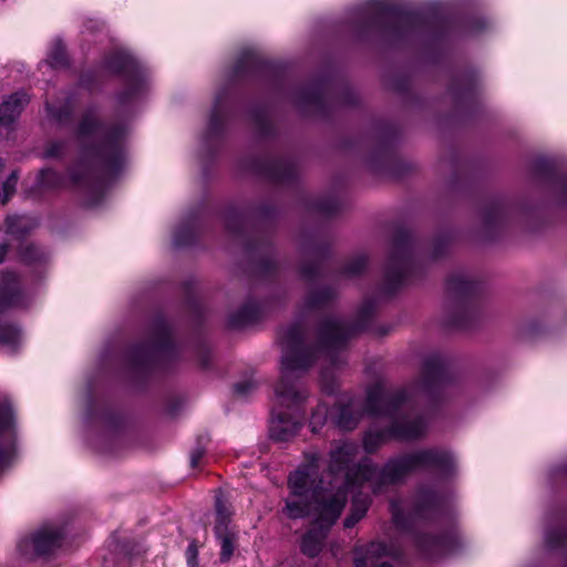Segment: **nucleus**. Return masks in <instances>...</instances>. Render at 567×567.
Listing matches in <instances>:
<instances>
[{
    "mask_svg": "<svg viewBox=\"0 0 567 567\" xmlns=\"http://www.w3.org/2000/svg\"><path fill=\"white\" fill-rule=\"evenodd\" d=\"M375 301L368 298L359 308L353 321L336 316H327L317 327L318 342L308 344L301 323L297 322L281 333L282 357L281 379L275 392L280 409L272 411L270 437L277 442H288L301 427L300 410L308 396L300 379L315 363L321 352H327L331 368H339L343 361L338 351L346 348L348 340L365 331L375 313Z\"/></svg>",
    "mask_w": 567,
    "mask_h": 567,
    "instance_id": "nucleus-1",
    "label": "nucleus"
},
{
    "mask_svg": "<svg viewBox=\"0 0 567 567\" xmlns=\"http://www.w3.org/2000/svg\"><path fill=\"white\" fill-rule=\"evenodd\" d=\"M127 127L105 124L96 106H89L78 124L76 136L81 156L64 176L51 168L39 173L38 185L43 189L70 187L86 207L99 205L105 192L124 168L127 158Z\"/></svg>",
    "mask_w": 567,
    "mask_h": 567,
    "instance_id": "nucleus-2",
    "label": "nucleus"
},
{
    "mask_svg": "<svg viewBox=\"0 0 567 567\" xmlns=\"http://www.w3.org/2000/svg\"><path fill=\"white\" fill-rule=\"evenodd\" d=\"M359 446L354 442L342 441L330 451L328 470L332 480L340 485L355 488L369 483L374 494L403 483L415 471H434L447 477L455 471V460L445 449L427 447L405 452L390 457L383 466L370 458L353 464Z\"/></svg>",
    "mask_w": 567,
    "mask_h": 567,
    "instance_id": "nucleus-3",
    "label": "nucleus"
},
{
    "mask_svg": "<svg viewBox=\"0 0 567 567\" xmlns=\"http://www.w3.org/2000/svg\"><path fill=\"white\" fill-rule=\"evenodd\" d=\"M305 458V463L288 477L290 495L282 513L290 519L310 516L311 523L331 529L346 507L351 488L340 485L337 478L326 483L320 477L318 452H308Z\"/></svg>",
    "mask_w": 567,
    "mask_h": 567,
    "instance_id": "nucleus-4",
    "label": "nucleus"
},
{
    "mask_svg": "<svg viewBox=\"0 0 567 567\" xmlns=\"http://www.w3.org/2000/svg\"><path fill=\"white\" fill-rule=\"evenodd\" d=\"M416 389L391 388L377 383L367 391V414L390 420L385 427H370L363 436V449L375 453L391 440L415 441L425 433V421L417 408Z\"/></svg>",
    "mask_w": 567,
    "mask_h": 567,
    "instance_id": "nucleus-5",
    "label": "nucleus"
},
{
    "mask_svg": "<svg viewBox=\"0 0 567 567\" xmlns=\"http://www.w3.org/2000/svg\"><path fill=\"white\" fill-rule=\"evenodd\" d=\"M348 22L358 37L377 34L391 41L427 37L437 41L443 38L446 23L426 18L419 12H404L383 0H372L349 12Z\"/></svg>",
    "mask_w": 567,
    "mask_h": 567,
    "instance_id": "nucleus-6",
    "label": "nucleus"
},
{
    "mask_svg": "<svg viewBox=\"0 0 567 567\" xmlns=\"http://www.w3.org/2000/svg\"><path fill=\"white\" fill-rule=\"evenodd\" d=\"M444 501L434 491L420 488L415 495L413 509L408 515L401 508L398 501L390 503V511L395 526L411 535L417 550L425 557L434 559L445 555L453 545L450 534L432 535L419 533L414 526L419 520H431L440 517Z\"/></svg>",
    "mask_w": 567,
    "mask_h": 567,
    "instance_id": "nucleus-7",
    "label": "nucleus"
},
{
    "mask_svg": "<svg viewBox=\"0 0 567 567\" xmlns=\"http://www.w3.org/2000/svg\"><path fill=\"white\" fill-rule=\"evenodd\" d=\"M227 233L239 240L250 258L254 275L261 281L275 280L279 268L268 234L251 227L246 213L228 209L224 216Z\"/></svg>",
    "mask_w": 567,
    "mask_h": 567,
    "instance_id": "nucleus-8",
    "label": "nucleus"
},
{
    "mask_svg": "<svg viewBox=\"0 0 567 567\" xmlns=\"http://www.w3.org/2000/svg\"><path fill=\"white\" fill-rule=\"evenodd\" d=\"M179 348L172 338V328L167 319L157 316L148 330L146 340L133 344L127 353L126 361L136 373H146L153 370L159 361L175 360Z\"/></svg>",
    "mask_w": 567,
    "mask_h": 567,
    "instance_id": "nucleus-9",
    "label": "nucleus"
},
{
    "mask_svg": "<svg viewBox=\"0 0 567 567\" xmlns=\"http://www.w3.org/2000/svg\"><path fill=\"white\" fill-rule=\"evenodd\" d=\"M415 252L416 243L411 231L404 227L398 228L384 267L381 293L392 296L411 281L416 268Z\"/></svg>",
    "mask_w": 567,
    "mask_h": 567,
    "instance_id": "nucleus-10",
    "label": "nucleus"
},
{
    "mask_svg": "<svg viewBox=\"0 0 567 567\" xmlns=\"http://www.w3.org/2000/svg\"><path fill=\"white\" fill-rule=\"evenodd\" d=\"M481 282L465 271H455L447 277L446 291L453 302V312L446 323L457 329L471 328L477 316L476 297Z\"/></svg>",
    "mask_w": 567,
    "mask_h": 567,
    "instance_id": "nucleus-11",
    "label": "nucleus"
},
{
    "mask_svg": "<svg viewBox=\"0 0 567 567\" xmlns=\"http://www.w3.org/2000/svg\"><path fill=\"white\" fill-rule=\"evenodd\" d=\"M64 536L65 529L61 524L48 523L30 537L23 538L18 548L29 559L51 555L62 545Z\"/></svg>",
    "mask_w": 567,
    "mask_h": 567,
    "instance_id": "nucleus-12",
    "label": "nucleus"
},
{
    "mask_svg": "<svg viewBox=\"0 0 567 567\" xmlns=\"http://www.w3.org/2000/svg\"><path fill=\"white\" fill-rule=\"evenodd\" d=\"M302 264L300 276L308 282H315L323 276V266L330 256V244L317 236L309 237L301 246Z\"/></svg>",
    "mask_w": 567,
    "mask_h": 567,
    "instance_id": "nucleus-13",
    "label": "nucleus"
},
{
    "mask_svg": "<svg viewBox=\"0 0 567 567\" xmlns=\"http://www.w3.org/2000/svg\"><path fill=\"white\" fill-rule=\"evenodd\" d=\"M354 567H404L399 549L385 542H371L354 549Z\"/></svg>",
    "mask_w": 567,
    "mask_h": 567,
    "instance_id": "nucleus-14",
    "label": "nucleus"
},
{
    "mask_svg": "<svg viewBox=\"0 0 567 567\" xmlns=\"http://www.w3.org/2000/svg\"><path fill=\"white\" fill-rule=\"evenodd\" d=\"M449 377L446 359L440 353H432L423 361L417 389L430 400H436Z\"/></svg>",
    "mask_w": 567,
    "mask_h": 567,
    "instance_id": "nucleus-15",
    "label": "nucleus"
},
{
    "mask_svg": "<svg viewBox=\"0 0 567 567\" xmlns=\"http://www.w3.org/2000/svg\"><path fill=\"white\" fill-rule=\"evenodd\" d=\"M17 451L16 415L8 398L0 400V473L12 463Z\"/></svg>",
    "mask_w": 567,
    "mask_h": 567,
    "instance_id": "nucleus-16",
    "label": "nucleus"
},
{
    "mask_svg": "<svg viewBox=\"0 0 567 567\" xmlns=\"http://www.w3.org/2000/svg\"><path fill=\"white\" fill-rule=\"evenodd\" d=\"M255 171L276 185H291L298 176L297 162L290 155L259 159L255 163Z\"/></svg>",
    "mask_w": 567,
    "mask_h": 567,
    "instance_id": "nucleus-17",
    "label": "nucleus"
},
{
    "mask_svg": "<svg viewBox=\"0 0 567 567\" xmlns=\"http://www.w3.org/2000/svg\"><path fill=\"white\" fill-rule=\"evenodd\" d=\"M513 207L503 198L487 200L481 213L482 231L487 239L496 238L508 225Z\"/></svg>",
    "mask_w": 567,
    "mask_h": 567,
    "instance_id": "nucleus-18",
    "label": "nucleus"
},
{
    "mask_svg": "<svg viewBox=\"0 0 567 567\" xmlns=\"http://www.w3.org/2000/svg\"><path fill=\"white\" fill-rule=\"evenodd\" d=\"M231 114V102L226 92H219L209 117L207 131L204 135V145L213 151L221 141L227 122Z\"/></svg>",
    "mask_w": 567,
    "mask_h": 567,
    "instance_id": "nucleus-19",
    "label": "nucleus"
},
{
    "mask_svg": "<svg viewBox=\"0 0 567 567\" xmlns=\"http://www.w3.org/2000/svg\"><path fill=\"white\" fill-rule=\"evenodd\" d=\"M29 302L17 274L4 271L0 275V311L13 307H23Z\"/></svg>",
    "mask_w": 567,
    "mask_h": 567,
    "instance_id": "nucleus-20",
    "label": "nucleus"
},
{
    "mask_svg": "<svg viewBox=\"0 0 567 567\" xmlns=\"http://www.w3.org/2000/svg\"><path fill=\"white\" fill-rule=\"evenodd\" d=\"M364 413H367L365 402L351 398L346 403H337L330 411V417L339 429L351 431L357 427Z\"/></svg>",
    "mask_w": 567,
    "mask_h": 567,
    "instance_id": "nucleus-21",
    "label": "nucleus"
},
{
    "mask_svg": "<svg viewBox=\"0 0 567 567\" xmlns=\"http://www.w3.org/2000/svg\"><path fill=\"white\" fill-rule=\"evenodd\" d=\"M533 171L536 177L551 185L561 202L567 203V175L559 174L551 159L538 158Z\"/></svg>",
    "mask_w": 567,
    "mask_h": 567,
    "instance_id": "nucleus-22",
    "label": "nucleus"
},
{
    "mask_svg": "<svg viewBox=\"0 0 567 567\" xmlns=\"http://www.w3.org/2000/svg\"><path fill=\"white\" fill-rule=\"evenodd\" d=\"M330 530L328 527L311 523L301 537L300 551L309 558L317 557L322 551Z\"/></svg>",
    "mask_w": 567,
    "mask_h": 567,
    "instance_id": "nucleus-23",
    "label": "nucleus"
},
{
    "mask_svg": "<svg viewBox=\"0 0 567 567\" xmlns=\"http://www.w3.org/2000/svg\"><path fill=\"white\" fill-rule=\"evenodd\" d=\"M30 102V95L25 91H17L0 103V125L9 126L21 115Z\"/></svg>",
    "mask_w": 567,
    "mask_h": 567,
    "instance_id": "nucleus-24",
    "label": "nucleus"
},
{
    "mask_svg": "<svg viewBox=\"0 0 567 567\" xmlns=\"http://www.w3.org/2000/svg\"><path fill=\"white\" fill-rule=\"evenodd\" d=\"M202 228V218L199 213H189L177 226L173 243L176 247H187L193 245Z\"/></svg>",
    "mask_w": 567,
    "mask_h": 567,
    "instance_id": "nucleus-25",
    "label": "nucleus"
},
{
    "mask_svg": "<svg viewBox=\"0 0 567 567\" xmlns=\"http://www.w3.org/2000/svg\"><path fill=\"white\" fill-rule=\"evenodd\" d=\"M141 61L128 50L115 49L104 58L102 71H141Z\"/></svg>",
    "mask_w": 567,
    "mask_h": 567,
    "instance_id": "nucleus-26",
    "label": "nucleus"
},
{
    "mask_svg": "<svg viewBox=\"0 0 567 567\" xmlns=\"http://www.w3.org/2000/svg\"><path fill=\"white\" fill-rule=\"evenodd\" d=\"M274 60L257 48H245L238 55V71H271Z\"/></svg>",
    "mask_w": 567,
    "mask_h": 567,
    "instance_id": "nucleus-27",
    "label": "nucleus"
},
{
    "mask_svg": "<svg viewBox=\"0 0 567 567\" xmlns=\"http://www.w3.org/2000/svg\"><path fill=\"white\" fill-rule=\"evenodd\" d=\"M264 313V306L248 299L240 309L231 313L228 318V324L233 329H240L246 326L258 322Z\"/></svg>",
    "mask_w": 567,
    "mask_h": 567,
    "instance_id": "nucleus-28",
    "label": "nucleus"
},
{
    "mask_svg": "<svg viewBox=\"0 0 567 567\" xmlns=\"http://www.w3.org/2000/svg\"><path fill=\"white\" fill-rule=\"evenodd\" d=\"M124 89L118 93L117 101L122 106H126L136 101L144 92L145 82L143 73H120Z\"/></svg>",
    "mask_w": 567,
    "mask_h": 567,
    "instance_id": "nucleus-29",
    "label": "nucleus"
},
{
    "mask_svg": "<svg viewBox=\"0 0 567 567\" xmlns=\"http://www.w3.org/2000/svg\"><path fill=\"white\" fill-rule=\"evenodd\" d=\"M336 298L337 292L332 287L311 289L303 298L301 310L306 315L308 312L327 309Z\"/></svg>",
    "mask_w": 567,
    "mask_h": 567,
    "instance_id": "nucleus-30",
    "label": "nucleus"
},
{
    "mask_svg": "<svg viewBox=\"0 0 567 567\" xmlns=\"http://www.w3.org/2000/svg\"><path fill=\"white\" fill-rule=\"evenodd\" d=\"M371 504V498L368 494L358 493L352 497L350 514L343 522L344 528H352L355 524L364 517Z\"/></svg>",
    "mask_w": 567,
    "mask_h": 567,
    "instance_id": "nucleus-31",
    "label": "nucleus"
},
{
    "mask_svg": "<svg viewBox=\"0 0 567 567\" xmlns=\"http://www.w3.org/2000/svg\"><path fill=\"white\" fill-rule=\"evenodd\" d=\"M43 63L44 66L53 71H61L70 68V60L65 45L61 41L54 42L51 45Z\"/></svg>",
    "mask_w": 567,
    "mask_h": 567,
    "instance_id": "nucleus-32",
    "label": "nucleus"
},
{
    "mask_svg": "<svg viewBox=\"0 0 567 567\" xmlns=\"http://www.w3.org/2000/svg\"><path fill=\"white\" fill-rule=\"evenodd\" d=\"M340 208V200L332 195L316 197L309 203V209L323 217H331L336 215Z\"/></svg>",
    "mask_w": 567,
    "mask_h": 567,
    "instance_id": "nucleus-33",
    "label": "nucleus"
},
{
    "mask_svg": "<svg viewBox=\"0 0 567 567\" xmlns=\"http://www.w3.org/2000/svg\"><path fill=\"white\" fill-rule=\"evenodd\" d=\"M214 533L220 545L219 560L221 563H227L230 560L235 549L237 548L238 536L233 529H225Z\"/></svg>",
    "mask_w": 567,
    "mask_h": 567,
    "instance_id": "nucleus-34",
    "label": "nucleus"
},
{
    "mask_svg": "<svg viewBox=\"0 0 567 567\" xmlns=\"http://www.w3.org/2000/svg\"><path fill=\"white\" fill-rule=\"evenodd\" d=\"M215 512L216 522L214 532L230 529L229 524L231 522L233 512L230 509V505L224 497V494L220 492L215 497Z\"/></svg>",
    "mask_w": 567,
    "mask_h": 567,
    "instance_id": "nucleus-35",
    "label": "nucleus"
},
{
    "mask_svg": "<svg viewBox=\"0 0 567 567\" xmlns=\"http://www.w3.org/2000/svg\"><path fill=\"white\" fill-rule=\"evenodd\" d=\"M252 125L260 136H269L274 131L270 114L266 106H256L250 111Z\"/></svg>",
    "mask_w": 567,
    "mask_h": 567,
    "instance_id": "nucleus-36",
    "label": "nucleus"
},
{
    "mask_svg": "<svg viewBox=\"0 0 567 567\" xmlns=\"http://www.w3.org/2000/svg\"><path fill=\"white\" fill-rule=\"evenodd\" d=\"M21 260L28 266L42 267L49 260V254L45 249L28 244L20 249Z\"/></svg>",
    "mask_w": 567,
    "mask_h": 567,
    "instance_id": "nucleus-37",
    "label": "nucleus"
},
{
    "mask_svg": "<svg viewBox=\"0 0 567 567\" xmlns=\"http://www.w3.org/2000/svg\"><path fill=\"white\" fill-rule=\"evenodd\" d=\"M329 101V92L324 86H315L302 93V102L316 110H323Z\"/></svg>",
    "mask_w": 567,
    "mask_h": 567,
    "instance_id": "nucleus-38",
    "label": "nucleus"
},
{
    "mask_svg": "<svg viewBox=\"0 0 567 567\" xmlns=\"http://www.w3.org/2000/svg\"><path fill=\"white\" fill-rule=\"evenodd\" d=\"M45 109L49 117L55 121L58 124L64 125L71 123L73 115V105L70 100L65 101L63 104L59 106L47 103Z\"/></svg>",
    "mask_w": 567,
    "mask_h": 567,
    "instance_id": "nucleus-39",
    "label": "nucleus"
},
{
    "mask_svg": "<svg viewBox=\"0 0 567 567\" xmlns=\"http://www.w3.org/2000/svg\"><path fill=\"white\" fill-rule=\"evenodd\" d=\"M20 340L21 331L17 326L8 322L0 323V343L16 351Z\"/></svg>",
    "mask_w": 567,
    "mask_h": 567,
    "instance_id": "nucleus-40",
    "label": "nucleus"
},
{
    "mask_svg": "<svg viewBox=\"0 0 567 567\" xmlns=\"http://www.w3.org/2000/svg\"><path fill=\"white\" fill-rule=\"evenodd\" d=\"M7 231L16 236H24L30 229V223L24 216H9L6 220Z\"/></svg>",
    "mask_w": 567,
    "mask_h": 567,
    "instance_id": "nucleus-41",
    "label": "nucleus"
},
{
    "mask_svg": "<svg viewBox=\"0 0 567 567\" xmlns=\"http://www.w3.org/2000/svg\"><path fill=\"white\" fill-rule=\"evenodd\" d=\"M545 540L550 548L564 546L567 540V527L548 528L545 534Z\"/></svg>",
    "mask_w": 567,
    "mask_h": 567,
    "instance_id": "nucleus-42",
    "label": "nucleus"
},
{
    "mask_svg": "<svg viewBox=\"0 0 567 567\" xmlns=\"http://www.w3.org/2000/svg\"><path fill=\"white\" fill-rule=\"evenodd\" d=\"M368 265V258L364 255H358L351 258L342 268L341 274L348 277L360 275Z\"/></svg>",
    "mask_w": 567,
    "mask_h": 567,
    "instance_id": "nucleus-43",
    "label": "nucleus"
},
{
    "mask_svg": "<svg viewBox=\"0 0 567 567\" xmlns=\"http://www.w3.org/2000/svg\"><path fill=\"white\" fill-rule=\"evenodd\" d=\"M328 415H330V411L327 404H318L310 419V426L313 433H317L327 421Z\"/></svg>",
    "mask_w": 567,
    "mask_h": 567,
    "instance_id": "nucleus-44",
    "label": "nucleus"
},
{
    "mask_svg": "<svg viewBox=\"0 0 567 567\" xmlns=\"http://www.w3.org/2000/svg\"><path fill=\"white\" fill-rule=\"evenodd\" d=\"M100 417L110 427L118 429L122 425V415L112 409H104Z\"/></svg>",
    "mask_w": 567,
    "mask_h": 567,
    "instance_id": "nucleus-45",
    "label": "nucleus"
},
{
    "mask_svg": "<svg viewBox=\"0 0 567 567\" xmlns=\"http://www.w3.org/2000/svg\"><path fill=\"white\" fill-rule=\"evenodd\" d=\"M65 147H66L65 141L49 142L45 147V151H44V157L45 158H59L63 155Z\"/></svg>",
    "mask_w": 567,
    "mask_h": 567,
    "instance_id": "nucleus-46",
    "label": "nucleus"
},
{
    "mask_svg": "<svg viewBox=\"0 0 567 567\" xmlns=\"http://www.w3.org/2000/svg\"><path fill=\"white\" fill-rule=\"evenodd\" d=\"M320 377H321V384H322L323 391L327 392L328 394L334 393L338 385H337V381H336L332 372L330 371V369L329 368L322 369Z\"/></svg>",
    "mask_w": 567,
    "mask_h": 567,
    "instance_id": "nucleus-47",
    "label": "nucleus"
},
{
    "mask_svg": "<svg viewBox=\"0 0 567 567\" xmlns=\"http://www.w3.org/2000/svg\"><path fill=\"white\" fill-rule=\"evenodd\" d=\"M257 389V382L252 379L244 380L234 384V392L241 398L248 396Z\"/></svg>",
    "mask_w": 567,
    "mask_h": 567,
    "instance_id": "nucleus-48",
    "label": "nucleus"
},
{
    "mask_svg": "<svg viewBox=\"0 0 567 567\" xmlns=\"http://www.w3.org/2000/svg\"><path fill=\"white\" fill-rule=\"evenodd\" d=\"M18 183V174L17 172H12L10 176L7 178V181L3 183V198L2 204H6L9 198L13 195L16 192V186Z\"/></svg>",
    "mask_w": 567,
    "mask_h": 567,
    "instance_id": "nucleus-49",
    "label": "nucleus"
},
{
    "mask_svg": "<svg viewBox=\"0 0 567 567\" xmlns=\"http://www.w3.org/2000/svg\"><path fill=\"white\" fill-rule=\"evenodd\" d=\"M449 244H450V241H449L447 237L443 236V237L437 238L433 245L432 258L433 259L441 258L446 252V250L449 248Z\"/></svg>",
    "mask_w": 567,
    "mask_h": 567,
    "instance_id": "nucleus-50",
    "label": "nucleus"
},
{
    "mask_svg": "<svg viewBox=\"0 0 567 567\" xmlns=\"http://www.w3.org/2000/svg\"><path fill=\"white\" fill-rule=\"evenodd\" d=\"M185 555L188 567H198V548L195 542L188 545Z\"/></svg>",
    "mask_w": 567,
    "mask_h": 567,
    "instance_id": "nucleus-51",
    "label": "nucleus"
},
{
    "mask_svg": "<svg viewBox=\"0 0 567 567\" xmlns=\"http://www.w3.org/2000/svg\"><path fill=\"white\" fill-rule=\"evenodd\" d=\"M206 453V449L204 445H202V439L198 442V445L190 453V466L193 468L197 467L199 465L200 460Z\"/></svg>",
    "mask_w": 567,
    "mask_h": 567,
    "instance_id": "nucleus-52",
    "label": "nucleus"
},
{
    "mask_svg": "<svg viewBox=\"0 0 567 567\" xmlns=\"http://www.w3.org/2000/svg\"><path fill=\"white\" fill-rule=\"evenodd\" d=\"M377 159L380 161L382 164H388L392 162L393 159V153L388 143L382 144L377 152Z\"/></svg>",
    "mask_w": 567,
    "mask_h": 567,
    "instance_id": "nucleus-53",
    "label": "nucleus"
},
{
    "mask_svg": "<svg viewBox=\"0 0 567 567\" xmlns=\"http://www.w3.org/2000/svg\"><path fill=\"white\" fill-rule=\"evenodd\" d=\"M103 27L102 22L95 19H87L83 23L84 31L94 33L99 30H101Z\"/></svg>",
    "mask_w": 567,
    "mask_h": 567,
    "instance_id": "nucleus-54",
    "label": "nucleus"
},
{
    "mask_svg": "<svg viewBox=\"0 0 567 567\" xmlns=\"http://www.w3.org/2000/svg\"><path fill=\"white\" fill-rule=\"evenodd\" d=\"M198 358H199L200 365L204 369L209 368V365H210V353H209V351H208V349L206 347H202L199 349Z\"/></svg>",
    "mask_w": 567,
    "mask_h": 567,
    "instance_id": "nucleus-55",
    "label": "nucleus"
},
{
    "mask_svg": "<svg viewBox=\"0 0 567 567\" xmlns=\"http://www.w3.org/2000/svg\"><path fill=\"white\" fill-rule=\"evenodd\" d=\"M358 94L350 90V89H347L344 92H343V95H342V103L343 104H347V105H353L358 102Z\"/></svg>",
    "mask_w": 567,
    "mask_h": 567,
    "instance_id": "nucleus-56",
    "label": "nucleus"
},
{
    "mask_svg": "<svg viewBox=\"0 0 567 567\" xmlns=\"http://www.w3.org/2000/svg\"><path fill=\"white\" fill-rule=\"evenodd\" d=\"M9 246L7 244L0 245V264L4 260Z\"/></svg>",
    "mask_w": 567,
    "mask_h": 567,
    "instance_id": "nucleus-57",
    "label": "nucleus"
},
{
    "mask_svg": "<svg viewBox=\"0 0 567 567\" xmlns=\"http://www.w3.org/2000/svg\"><path fill=\"white\" fill-rule=\"evenodd\" d=\"M472 93V87H466L462 92H453V94L460 99L468 96Z\"/></svg>",
    "mask_w": 567,
    "mask_h": 567,
    "instance_id": "nucleus-58",
    "label": "nucleus"
},
{
    "mask_svg": "<svg viewBox=\"0 0 567 567\" xmlns=\"http://www.w3.org/2000/svg\"><path fill=\"white\" fill-rule=\"evenodd\" d=\"M95 417L94 411H93V403L90 402L89 409H87V419L93 420Z\"/></svg>",
    "mask_w": 567,
    "mask_h": 567,
    "instance_id": "nucleus-59",
    "label": "nucleus"
},
{
    "mask_svg": "<svg viewBox=\"0 0 567 567\" xmlns=\"http://www.w3.org/2000/svg\"><path fill=\"white\" fill-rule=\"evenodd\" d=\"M274 210L272 209H266L261 215L266 218L272 217Z\"/></svg>",
    "mask_w": 567,
    "mask_h": 567,
    "instance_id": "nucleus-60",
    "label": "nucleus"
},
{
    "mask_svg": "<svg viewBox=\"0 0 567 567\" xmlns=\"http://www.w3.org/2000/svg\"><path fill=\"white\" fill-rule=\"evenodd\" d=\"M23 66H24V65H23L22 63L17 62V63H14L11 68H12V69H20V68H23Z\"/></svg>",
    "mask_w": 567,
    "mask_h": 567,
    "instance_id": "nucleus-61",
    "label": "nucleus"
},
{
    "mask_svg": "<svg viewBox=\"0 0 567 567\" xmlns=\"http://www.w3.org/2000/svg\"><path fill=\"white\" fill-rule=\"evenodd\" d=\"M485 24H486V23H484L483 25H481V24H480V25H476V27H475V31H481V30H483V29L485 28Z\"/></svg>",
    "mask_w": 567,
    "mask_h": 567,
    "instance_id": "nucleus-62",
    "label": "nucleus"
},
{
    "mask_svg": "<svg viewBox=\"0 0 567 567\" xmlns=\"http://www.w3.org/2000/svg\"><path fill=\"white\" fill-rule=\"evenodd\" d=\"M125 551V555L126 556H132L133 555V551L132 550H127V549H123Z\"/></svg>",
    "mask_w": 567,
    "mask_h": 567,
    "instance_id": "nucleus-63",
    "label": "nucleus"
},
{
    "mask_svg": "<svg viewBox=\"0 0 567 567\" xmlns=\"http://www.w3.org/2000/svg\"><path fill=\"white\" fill-rule=\"evenodd\" d=\"M374 171H381V168L377 164L371 165Z\"/></svg>",
    "mask_w": 567,
    "mask_h": 567,
    "instance_id": "nucleus-64",
    "label": "nucleus"
}]
</instances>
